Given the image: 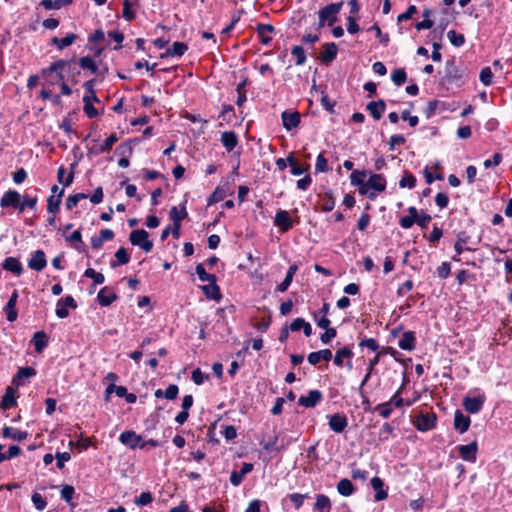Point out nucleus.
Segmentation results:
<instances>
[{"mask_svg":"<svg viewBox=\"0 0 512 512\" xmlns=\"http://www.w3.org/2000/svg\"><path fill=\"white\" fill-rule=\"evenodd\" d=\"M47 265L46 255L42 250H36L31 254L28 267L35 271H42Z\"/></svg>","mask_w":512,"mask_h":512,"instance_id":"8","label":"nucleus"},{"mask_svg":"<svg viewBox=\"0 0 512 512\" xmlns=\"http://www.w3.org/2000/svg\"><path fill=\"white\" fill-rule=\"evenodd\" d=\"M447 37L450 40V42L456 47L462 46L465 42L464 36L462 34L457 33L454 30L448 31Z\"/></svg>","mask_w":512,"mask_h":512,"instance_id":"48","label":"nucleus"},{"mask_svg":"<svg viewBox=\"0 0 512 512\" xmlns=\"http://www.w3.org/2000/svg\"><path fill=\"white\" fill-rule=\"evenodd\" d=\"M281 118L284 128L288 131L297 127L300 123V114L296 111H284L281 115Z\"/></svg>","mask_w":512,"mask_h":512,"instance_id":"14","label":"nucleus"},{"mask_svg":"<svg viewBox=\"0 0 512 512\" xmlns=\"http://www.w3.org/2000/svg\"><path fill=\"white\" fill-rule=\"evenodd\" d=\"M77 304L74 298L70 295L65 296L64 298H61L58 300L56 304V315L57 317L63 319L66 318L69 314L68 308H76Z\"/></svg>","mask_w":512,"mask_h":512,"instance_id":"6","label":"nucleus"},{"mask_svg":"<svg viewBox=\"0 0 512 512\" xmlns=\"http://www.w3.org/2000/svg\"><path fill=\"white\" fill-rule=\"evenodd\" d=\"M469 236H467L465 233H460L457 236V240L454 244V250L457 253V255H460L464 250L471 251L472 249L467 247L465 248L464 245L468 242Z\"/></svg>","mask_w":512,"mask_h":512,"instance_id":"40","label":"nucleus"},{"mask_svg":"<svg viewBox=\"0 0 512 512\" xmlns=\"http://www.w3.org/2000/svg\"><path fill=\"white\" fill-rule=\"evenodd\" d=\"M451 272L450 264L448 262H443L438 268H437V275L441 279H446Z\"/></svg>","mask_w":512,"mask_h":512,"instance_id":"62","label":"nucleus"},{"mask_svg":"<svg viewBox=\"0 0 512 512\" xmlns=\"http://www.w3.org/2000/svg\"><path fill=\"white\" fill-rule=\"evenodd\" d=\"M314 509L317 512H330V510H331L330 499L324 494H318L316 496V502L314 505Z\"/></svg>","mask_w":512,"mask_h":512,"instance_id":"32","label":"nucleus"},{"mask_svg":"<svg viewBox=\"0 0 512 512\" xmlns=\"http://www.w3.org/2000/svg\"><path fill=\"white\" fill-rule=\"evenodd\" d=\"M76 38L77 36L74 33H69L64 38H52V44L55 45L59 50H63L64 48L72 45Z\"/></svg>","mask_w":512,"mask_h":512,"instance_id":"30","label":"nucleus"},{"mask_svg":"<svg viewBox=\"0 0 512 512\" xmlns=\"http://www.w3.org/2000/svg\"><path fill=\"white\" fill-rule=\"evenodd\" d=\"M371 486L373 488V490L376 492L375 493V501H382V500H385L388 496V493L387 491L383 488L384 487V482L381 478L379 477H373L371 479Z\"/></svg>","mask_w":512,"mask_h":512,"instance_id":"18","label":"nucleus"},{"mask_svg":"<svg viewBox=\"0 0 512 512\" xmlns=\"http://www.w3.org/2000/svg\"><path fill=\"white\" fill-rule=\"evenodd\" d=\"M460 457L467 462L474 463L477 458L478 445L473 441L467 445H460L457 447Z\"/></svg>","mask_w":512,"mask_h":512,"instance_id":"7","label":"nucleus"},{"mask_svg":"<svg viewBox=\"0 0 512 512\" xmlns=\"http://www.w3.org/2000/svg\"><path fill=\"white\" fill-rule=\"evenodd\" d=\"M342 3H333L322 8L319 15V25H329L331 26L337 20V14L341 10Z\"/></svg>","mask_w":512,"mask_h":512,"instance_id":"2","label":"nucleus"},{"mask_svg":"<svg viewBox=\"0 0 512 512\" xmlns=\"http://www.w3.org/2000/svg\"><path fill=\"white\" fill-rule=\"evenodd\" d=\"M400 187L402 188H413L416 185V178L410 174L406 173L399 182Z\"/></svg>","mask_w":512,"mask_h":512,"instance_id":"53","label":"nucleus"},{"mask_svg":"<svg viewBox=\"0 0 512 512\" xmlns=\"http://www.w3.org/2000/svg\"><path fill=\"white\" fill-rule=\"evenodd\" d=\"M32 343L35 351L41 353L48 344L47 335L44 331H38L34 334Z\"/></svg>","mask_w":512,"mask_h":512,"instance_id":"28","label":"nucleus"},{"mask_svg":"<svg viewBox=\"0 0 512 512\" xmlns=\"http://www.w3.org/2000/svg\"><path fill=\"white\" fill-rule=\"evenodd\" d=\"M66 173V170L63 166H61L59 169H58V172H57V178H58V181L62 184H64V186L68 187L71 185V183L73 182V173H70L67 175L66 179L63 180V175H65Z\"/></svg>","mask_w":512,"mask_h":512,"instance_id":"54","label":"nucleus"},{"mask_svg":"<svg viewBox=\"0 0 512 512\" xmlns=\"http://www.w3.org/2000/svg\"><path fill=\"white\" fill-rule=\"evenodd\" d=\"M187 216V211L185 207L179 210L176 206H173L170 209L169 217L173 221L174 224H180V222Z\"/></svg>","mask_w":512,"mask_h":512,"instance_id":"39","label":"nucleus"},{"mask_svg":"<svg viewBox=\"0 0 512 512\" xmlns=\"http://www.w3.org/2000/svg\"><path fill=\"white\" fill-rule=\"evenodd\" d=\"M148 237L149 234L147 231L144 229H137L130 233L129 240L133 245L140 247L142 250L148 253L153 248V243L149 240Z\"/></svg>","mask_w":512,"mask_h":512,"instance_id":"3","label":"nucleus"},{"mask_svg":"<svg viewBox=\"0 0 512 512\" xmlns=\"http://www.w3.org/2000/svg\"><path fill=\"white\" fill-rule=\"evenodd\" d=\"M365 177H366L365 171H359V170L353 171L350 175L351 184L354 186L363 184Z\"/></svg>","mask_w":512,"mask_h":512,"instance_id":"56","label":"nucleus"},{"mask_svg":"<svg viewBox=\"0 0 512 512\" xmlns=\"http://www.w3.org/2000/svg\"><path fill=\"white\" fill-rule=\"evenodd\" d=\"M27 435L28 434L26 431H21L16 428H12V427H4L3 428V436L5 438H10L15 441H22V440L26 439Z\"/></svg>","mask_w":512,"mask_h":512,"instance_id":"34","label":"nucleus"},{"mask_svg":"<svg viewBox=\"0 0 512 512\" xmlns=\"http://www.w3.org/2000/svg\"><path fill=\"white\" fill-rule=\"evenodd\" d=\"M79 65L81 68L88 69L92 73H96L98 69L96 62L89 56L80 58Z\"/></svg>","mask_w":512,"mask_h":512,"instance_id":"43","label":"nucleus"},{"mask_svg":"<svg viewBox=\"0 0 512 512\" xmlns=\"http://www.w3.org/2000/svg\"><path fill=\"white\" fill-rule=\"evenodd\" d=\"M307 495L299 494V493H293L289 496L290 501L294 504L296 509H299L303 503L304 500L307 498Z\"/></svg>","mask_w":512,"mask_h":512,"instance_id":"61","label":"nucleus"},{"mask_svg":"<svg viewBox=\"0 0 512 512\" xmlns=\"http://www.w3.org/2000/svg\"><path fill=\"white\" fill-rule=\"evenodd\" d=\"M4 312L6 313L7 320L10 322H14L18 317V313L16 310V304H14L12 302L8 301L6 303V305L4 306Z\"/></svg>","mask_w":512,"mask_h":512,"instance_id":"46","label":"nucleus"},{"mask_svg":"<svg viewBox=\"0 0 512 512\" xmlns=\"http://www.w3.org/2000/svg\"><path fill=\"white\" fill-rule=\"evenodd\" d=\"M32 502L35 508L40 511L44 510L47 504L42 495L36 492L32 495Z\"/></svg>","mask_w":512,"mask_h":512,"instance_id":"59","label":"nucleus"},{"mask_svg":"<svg viewBox=\"0 0 512 512\" xmlns=\"http://www.w3.org/2000/svg\"><path fill=\"white\" fill-rule=\"evenodd\" d=\"M15 404H16V399L14 396V392L11 388H8L7 392L5 393V395L2 398L0 406L4 410H6V409L12 408Z\"/></svg>","mask_w":512,"mask_h":512,"instance_id":"41","label":"nucleus"},{"mask_svg":"<svg viewBox=\"0 0 512 512\" xmlns=\"http://www.w3.org/2000/svg\"><path fill=\"white\" fill-rule=\"evenodd\" d=\"M196 273L202 282H216V276L206 272L205 267L202 263L196 266Z\"/></svg>","mask_w":512,"mask_h":512,"instance_id":"42","label":"nucleus"},{"mask_svg":"<svg viewBox=\"0 0 512 512\" xmlns=\"http://www.w3.org/2000/svg\"><path fill=\"white\" fill-rule=\"evenodd\" d=\"M187 49L188 46L185 43L174 42L172 46L161 55V57H180L187 51Z\"/></svg>","mask_w":512,"mask_h":512,"instance_id":"20","label":"nucleus"},{"mask_svg":"<svg viewBox=\"0 0 512 512\" xmlns=\"http://www.w3.org/2000/svg\"><path fill=\"white\" fill-rule=\"evenodd\" d=\"M2 268L17 276L21 275L24 271L22 264L15 257H7L2 264Z\"/></svg>","mask_w":512,"mask_h":512,"instance_id":"17","label":"nucleus"},{"mask_svg":"<svg viewBox=\"0 0 512 512\" xmlns=\"http://www.w3.org/2000/svg\"><path fill=\"white\" fill-rule=\"evenodd\" d=\"M385 102L382 100L370 102L367 105V110L373 116L374 119L379 120L385 111Z\"/></svg>","mask_w":512,"mask_h":512,"instance_id":"27","label":"nucleus"},{"mask_svg":"<svg viewBox=\"0 0 512 512\" xmlns=\"http://www.w3.org/2000/svg\"><path fill=\"white\" fill-rule=\"evenodd\" d=\"M348 425V419L344 414L336 413L329 417V426L336 433H342Z\"/></svg>","mask_w":512,"mask_h":512,"instance_id":"12","label":"nucleus"},{"mask_svg":"<svg viewBox=\"0 0 512 512\" xmlns=\"http://www.w3.org/2000/svg\"><path fill=\"white\" fill-rule=\"evenodd\" d=\"M119 441L130 449H144L146 447V443H142V436L132 430L122 432L119 436Z\"/></svg>","mask_w":512,"mask_h":512,"instance_id":"4","label":"nucleus"},{"mask_svg":"<svg viewBox=\"0 0 512 512\" xmlns=\"http://www.w3.org/2000/svg\"><path fill=\"white\" fill-rule=\"evenodd\" d=\"M97 299L101 306H108L116 299V294L110 288L103 287L99 291Z\"/></svg>","mask_w":512,"mask_h":512,"instance_id":"24","label":"nucleus"},{"mask_svg":"<svg viewBox=\"0 0 512 512\" xmlns=\"http://www.w3.org/2000/svg\"><path fill=\"white\" fill-rule=\"evenodd\" d=\"M398 346L407 351L415 348V336L411 331L404 332L398 341Z\"/></svg>","mask_w":512,"mask_h":512,"instance_id":"23","label":"nucleus"},{"mask_svg":"<svg viewBox=\"0 0 512 512\" xmlns=\"http://www.w3.org/2000/svg\"><path fill=\"white\" fill-rule=\"evenodd\" d=\"M378 362H379V354L375 355L374 358H372L369 361V366H368V369H367V373L364 376V379L362 380L361 387L364 386L367 383V381L370 379L371 374H372V372L374 370V367L378 364Z\"/></svg>","mask_w":512,"mask_h":512,"instance_id":"55","label":"nucleus"},{"mask_svg":"<svg viewBox=\"0 0 512 512\" xmlns=\"http://www.w3.org/2000/svg\"><path fill=\"white\" fill-rule=\"evenodd\" d=\"M153 497L150 492H142L138 498L135 499V504L138 506H144L151 503Z\"/></svg>","mask_w":512,"mask_h":512,"instance_id":"60","label":"nucleus"},{"mask_svg":"<svg viewBox=\"0 0 512 512\" xmlns=\"http://www.w3.org/2000/svg\"><path fill=\"white\" fill-rule=\"evenodd\" d=\"M409 215L404 216L400 219V225L404 229H409L416 223L417 209L415 207H410L408 209Z\"/></svg>","mask_w":512,"mask_h":512,"instance_id":"36","label":"nucleus"},{"mask_svg":"<svg viewBox=\"0 0 512 512\" xmlns=\"http://www.w3.org/2000/svg\"><path fill=\"white\" fill-rule=\"evenodd\" d=\"M322 399L323 395L319 390H311L306 396H301L298 403L303 407L311 408L315 407Z\"/></svg>","mask_w":512,"mask_h":512,"instance_id":"11","label":"nucleus"},{"mask_svg":"<svg viewBox=\"0 0 512 512\" xmlns=\"http://www.w3.org/2000/svg\"><path fill=\"white\" fill-rule=\"evenodd\" d=\"M256 30L260 38V42L264 45L269 44L271 41L270 34L274 31V27L270 24H259Z\"/></svg>","mask_w":512,"mask_h":512,"instance_id":"26","label":"nucleus"},{"mask_svg":"<svg viewBox=\"0 0 512 512\" xmlns=\"http://www.w3.org/2000/svg\"><path fill=\"white\" fill-rule=\"evenodd\" d=\"M375 410L379 413V415L386 419L388 418L392 411H393V407L391 406V403H389L388 401L385 402V403H382V404H379L375 407Z\"/></svg>","mask_w":512,"mask_h":512,"instance_id":"49","label":"nucleus"},{"mask_svg":"<svg viewBox=\"0 0 512 512\" xmlns=\"http://www.w3.org/2000/svg\"><path fill=\"white\" fill-rule=\"evenodd\" d=\"M37 204V197L24 196L23 200H20L19 211L23 212L26 208L34 209Z\"/></svg>","mask_w":512,"mask_h":512,"instance_id":"52","label":"nucleus"},{"mask_svg":"<svg viewBox=\"0 0 512 512\" xmlns=\"http://www.w3.org/2000/svg\"><path fill=\"white\" fill-rule=\"evenodd\" d=\"M367 185L376 192H382L386 188V180L381 174H373L368 179Z\"/></svg>","mask_w":512,"mask_h":512,"instance_id":"25","label":"nucleus"},{"mask_svg":"<svg viewBox=\"0 0 512 512\" xmlns=\"http://www.w3.org/2000/svg\"><path fill=\"white\" fill-rule=\"evenodd\" d=\"M36 374V371L32 367H22L18 370V373L14 379V381H17L18 384H20V381L24 378L32 377Z\"/></svg>","mask_w":512,"mask_h":512,"instance_id":"47","label":"nucleus"},{"mask_svg":"<svg viewBox=\"0 0 512 512\" xmlns=\"http://www.w3.org/2000/svg\"><path fill=\"white\" fill-rule=\"evenodd\" d=\"M178 392H179L178 386L175 384H171L166 388L164 397L168 400H173L177 397Z\"/></svg>","mask_w":512,"mask_h":512,"instance_id":"64","label":"nucleus"},{"mask_svg":"<svg viewBox=\"0 0 512 512\" xmlns=\"http://www.w3.org/2000/svg\"><path fill=\"white\" fill-rule=\"evenodd\" d=\"M308 362L311 365H316L320 361H330L332 359V352L329 349H323L317 352H312L308 355Z\"/></svg>","mask_w":512,"mask_h":512,"instance_id":"21","label":"nucleus"},{"mask_svg":"<svg viewBox=\"0 0 512 512\" xmlns=\"http://www.w3.org/2000/svg\"><path fill=\"white\" fill-rule=\"evenodd\" d=\"M315 170L316 172H326L328 170L327 159L325 158L323 153H320L317 156Z\"/></svg>","mask_w":512,"mask_h":512,"instance_id":"58","label":"nucleus"},{"mask_svg":"<svg viewBox=\"0 0 512 512\" xmlns=\"http://www.w3.org/2000/svg\"><path fill=\"white\" fill-rule=\"evenodd\" d=\"M470 418L465 416L461 411L457 410L454 416V427L460 433H464L468 430L470 426Z\"/></svg>","mask_w":512,"mask_h":512,"instance_id":"19","label":"nucleus"},{"mask_svg":"<svg viewBox=\"0 0 512 512\" xmlns=\"http://www.w3.org/2000/svg\"><path fill=\"white\" fill-rule=\"evenodd\" d=\"M63 192H59L57 195H50L47 199V210L49 213L55 215L60 209L61 199Z\"/></svg>","mask_w":512,"mask_h":512,"instance_id":"33","label":"nucleus"},{"mask_svg":"<svg viewBox=\"0 0 512 512\" xmlns=\"http://www.w3.org/2000/svg\"><path fill=\"white\" fill-rule=\"evenodd\" d=\"M86 198H87V195L84 194V193H77V194H74V195H70L66 199V208L68 210H72L74 207L77 206V204L79 203L80 200H83V199H86Z\"/></svg>","mask_w":512,"mask_h":512,"instance_id":"44","label":"nucleus"},{"mask_svg":"<svg viewBox=\"0 0 512 512\" xmlns=\"http://www.w3.org/2000/svg\"><path fill=\"white\" fill-rule=\"evenodd\" d=\"M337 46L335 43H327L323 46V50L320 53V60L325 63H331L337 56Z\"/></svg>","mask_w":512,"mask_h":512,"instance_id":"15","label":"nucleus"},{"mask_svg":"<svg viewBox=\"0 0 512 512\" xmlns=\"http://www.w3.org/2000/svg\"><path fill=\"white\" fill-rule=\"evenodd\" d=\"M338 492L343 496H350L354 492V486L349 479H341L337 484Z\"/></svg>","mask_w":512,"mask_h":512,"instance_id":"37","label":"nucleus"},{"mask_svg":"<svg viewBox=\"0 0 512 512\" xmlns=\"http://www.w3.org/2000/svg\"><path fill=\"white\" fill-rule=\"evenodd\" d=\"M209 284L202 286L203 293L210 299L218 300L220 298V289L216 282H208Z\"/></svg>","mask_w":512,"mask_h":512,"instance_id":"35","label":"nucleus"},{"mask_svg":"<svg viewBox=\"0 0 512 512\" xmlns=\"http://www.w3.org/2000/svg\"><path fill=\"white\" fill-rule=\"evenodd\" d=\"M292 55L296 58L295 64L301 66L306 61V54L304 49L301 46L293 47L291 51Z\"/></svg>","mask_w":512,"mask_h":512,"instance_id":"45","label":"nucleus"},{"mask_svg":"<svg viewBox=\"0 0 512 512\" xmlns=\"http://www.w3.org/2000/svg\"><path fill=\"white\" fill-rule=\"evenodd\" d=\"M220 141L227 152H231L238 145V137L233 131L223 132Z\"/></svg>","mask_w":512,"mask_h":512,"instance_id":"16","label":"nucleus"},{"mask_svg":"<svg viewBox=\"0 0 512 512\" xmlns=\"http://www.w3.org/2000/svg\"><path fill=\"white\" fill-rule=\"evenodd\" d=\"M208 378L199 368L193 370L192 372V380L195 384L201 385Z\"/></svg>","mask_w":512,"mask_h":512,"instance_id":"63","label":"nucleus"},{"mask_svg":"<svg viewBox=\"0 0 512 512\" xmlns=\"http://www.w3.org/2000/svg\"><path fill=\"white\" fill-rule=\"evenodd\" d=\"M228 193H229L228 187H225L224 185L216 187L214 192L208 198L207 204L212 205L214 203L222 201L227 196Z\"/></svg>","mask_w":512,"mask_h":512,"instance_id":"31","label":"nucleus"},{"mask_svg":"<svg viewBox=\"0 0 512 512\" xmlns=\"http://www.w3.org/2000/svg\"><path fill=\"white\" fill-rule=\"evenodd\" d=\"M413 424L421 432L429 431L435 427L436 415L434 413H420L413 420Z\"/></svg>","mask_w":512,"mask_h":512,"instance_id":"5","label":"nucleus"},{"mask_svg":"<svg viewBox=\"0 0 512 512\" xmlns=\"http://www.w3.org/2000/svg\"><path fill=\"white\" fill-rule=\"evenodd\" d=\"M391 78L396 86H401L406 81V72L404 69H396L392 72Z\"/></svg>","mask_w":512,"mask_h":512,"instance_id":"50","label":"nucleus"},{"mask_svg":"<svg viewBox=\"0 0 512 512\" xmlns=\"http://www.w3.org/2000/svg\"><path fill=\"white\" fill-rule=\"evenodd\" d=\"M353 357V352L351 349L344 347L336 352V355L334 357V364L341 367L343 366V360L348 359L350 360ZM348 369L352 368L351 361L347 362Z\"/></svg>","mask_w":512,"mask_h":512,"instance_id":"22","label":"nucleus"},{"mask_svg":"<svg viewBox=\"0 0 512 512\" xmlns=\"http://www.w3.org/2000/svg\"><path fill=\"white\" fill-rule=\"evenodd\" d=\"M485 402V397L483 395L477 397H465L463 400V406L465 410L471 414L478 413Z\"/></svg>","mask_w":512,"mask_h":512,"instance_id":"9","label":"nucleus"},{"mask_svg":"<svg viewBox=\"0 0 512 512\" xmlns=\"http://www.w3.org/2000/svg\"><path fill=\"white\" fill-rule=\"evenodd\" d=\"M66 65L64 60H59L52 63L48 68L42 70V76L46 81L51 84H58L63 80V75L60 72Z\"/></svg>","mask_w":512,"mask_h":512,"instance_id":"1","label":"nucleus"},{"mask_svg":"<svg viewBox=\"0 0 512 512\" xmlns=\"http://www.w3.org/2000/svg\"><path fill=\"white\" fill-rule=\"evenodd\" d=\"M116 261L111 262V266L115 267L119 264L124 265L130 261V255L127 250L123 247L119 248L115 253Z\"/></svg>","mask_w":512,"mask_h":512,"instance_id":"38","label":"nucleus"},{"mask_svg":"<svg viewBox=\"0 0 512 512\" xmlns=\"http://www.w3.org/2000/svg\"><path fill=\"white\" fill-rule=\"evenodd\" d=\"M274 224L279 227L282 232H286L292 228V219L286 210H280L275 215Z\"/></svg>","mask_w":512,"mask_h":512,"instance_id":"13","label":"nucleus"},{"mask_svg":"<svg viewBox=\"0 0 512 512\" xmlns=\"http://www.w3.org/2000/svg\"><path fill=\"white\" fill-rule=\"evenodd\" d=\"M84 276L93 279L95 284H102L105 281L104 275L102 273L96 272L92 268L86 269Z\"/></svg>","mask_w":512,"mask_h":512,"instance_id":"51","label":"nucleus"},{"mask_svg":"<svg viewBox=\"0 0 512 512\" xmlns=\"http://www.w3.org/2000/svg\"><path fill=\"white\" fill-rule=\"evenodd\" d=\"M21 195L15 190H9L4 193L0 200L2 208L13 207L19 210Z\"/></svg>","mask_w":512,"mask_h":512,"instance_id":"10","label":"nucleus"},{"mask_svg":"<svg viewBox=\"0 0 512 512\" xmlns=\"http://www.w3.org/2000/svg\"><path fill=\"white\" fill-rule=\"evenodd\" d=\"M287 161L291 167V173L296 176L304 174L310 168L309 164L300 165L292 154L287 157Z\"/></svg>","mask_w":512,"mask_h":512,"instance_id":"29","label":"nucleus"},{"mask_svg":"<svg viewBox=\"0 0 512 512\" xmlns=\"http://www.w3.org/2000/svg\"><path fill=\"white\" fill-rule=\"evenodd\" d=\"M492 71L490 67H485L480 72V81L485 85L489 86L492 83Z\"/></svg>","mask_w":512,"mask_h":512,"instance_id":"57","label":"nucleus"}]
</instances>
